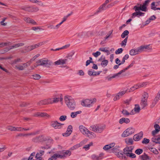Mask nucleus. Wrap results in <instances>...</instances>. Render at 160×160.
Segmentation results:
<instances>
[{"label": "nucleus", "instance_id": "f257e3e1", "mask_svg": "<svg viewBox=\"0 0 160 160\" xmlns=\"http://www.w3.org/2000/svg\"><path fill=\"white\" fill-rule=\"evenodd\" d=\"M65 102L68 108L74 110L76 107V103L74 99L70 96H66L64 97Z\"/></svg>", "mask_w": 160, "mask_h": 160}, {"label": "nucleus", "instance_id": "f03ea898", "mask_svg": "<svg viewBox=\"0 0 160 160\" xmlns=\"http://www.w3.org/2000/svg\"><path fill=\"white\" fill-rule=\"evenodd\" d=\"M79 129L80 132L83 134L89 137V138H92L95 136V134L89 131L84 126L82 125H80L79 127Z\"/></svg>", "mask_w": 160, "mask_h": 160}, {"label": "nucleus", "instance_id": "7ed1b4c3", "mask_svg": "<svg viewBox=\"0 0 160 160\" xmlns=\"http://www.w3.org/2000/svg\"><path fill=\"white\" fill-rule=\"evenodd\" d=\"M105 128V126H100L96 125H92L90 127V129L95 132L101 133L103 130Z\"/></svg>", "mask_w": 160, "mask_h": 160}, {"label": "nucleus", "instance_id": "20e7f679", "mask_svg": "<svg viewBox=\"0 0 160 160\" xmlns=\"http://www.w3.org/2000/svg\"><path fill=\"white\" fill-rule=\"evenodd\" d=\"M64 125L58 122L57 121H52L50 122V126L55 129H60Z\"/></svg>", "mask_w": 160, "mask_h": 160}, {"label": "nucleus", "instance_id": "39448f33", "mask_svg": "<svg viewBox=\"0 0 160 160\" xmlns=\"http://www.w3.org/2000/svg\"><path fill=\"white\" fill-rule=\"evenodd\" d=\"M134 130L132 128H129L124 131L122 134V137H127L134 133Z\"/></svg>", "mask_w": 160, "mask_h": 160}, {"label": "nucleus", "instance_id": "423d86ee", "mask_svg": "<svg viewBox=\"0 0 160 160\" xmlns=\"http://www.w3.org/2000/svg\"><path fill=\"white\" fill-rule=\"evenodd\" d=\"M93 102L92 100L86 99L81 101V104L83 106L87 107H90L92 106Z\"/></svg>", "mask_w": 160, "mask_h": 160}, {"label": "nucleus", "instance_id": "0eeeda50", "mask_svg": "<svg viewBox=\"0 0 160 160\" xmlns=\"http://www.w3.org/2000/svg\"><path fill=\"white\" fill-rule=\"evenodd\" d=\"M141 52L140 47H139L136 48L132 49L129 51V54L131 56H134Z\"/></svg>", "mask_w": 160, "mask_h": 160}, {"label": "nucleus", "instance_id": "6e6552de", "mask_svg": "<svg viewBox=\"0 0 160 160\" xmlns=\"http://www.w3.org/2000/svg\"><path fill=\"white\" fill-rule=\"evenodd\" d=\"M143 132H141L139 133L135 134L133 136V139L135 141H139L143 138Z\"/></svg>", "mask_w": 160, "mask_h": 160}, {"label": "nucleus", "instance_id": "1a4fd4ad", "mask_svg": "<svg viewBox=\"0 0 160 160\" xmlns=\"http://www.w3.org/2000/svg\"><path fill=\"white\" fill-rule=\"evenodd\" d=\"M45 140L43 136L40 135L33 138L32 141L34 142H42Z\"/></svg>", "mask_w": 160, "mask_h": 160}, {"label": "nucleus", "instance_id": "9d476101", "mask_svg": "<svg viewBox=\"0 0 160 160\" xmlns=\"http://www.w3.org/2000/svg\"><path fill=\"white\" fill-rule=\"evenodd\" d=\"M72 125H69L67 129L66 132L62 134V135L64 137L69 136L72 133Z\"/></svg>", "mask_w": 160, "mask_h": 160}, {"label": "nucleus", "instance_id": "9b49d317", "mask_svg": "<svg viewBox=\"0 0 160 160\" xmlns=\"http://www.w3.org/2000/svg\"><path fill=\"white\" fill-rule=\"evenodd\" d=\"M61 158H64L68 156H69L71 154V152L69 150L63 151L60 152Z\"/></svg>", "mask_w": 160, "mask_h": 160}, {"label": "nucleus", "instance_id": "f8f14e48", "mask_svg": "<svg viewBox=\"0 0 160 160\" xmlns=\"http://www.w3.org/2000/svg\"><path fill=\"white\" fill-rule=\"evenodd\" d=\"M133 148L132 146L125 148L123 150L124 154L126 155H128L129 154V153L132 152Z\"/></svg>", "mask_w": 160, "mask_h": 160}, {"label": "nucleus", "instance_id": "ddd939ff", "mask_svg": "<svg viewBox=\"0 0 160 160\" xmlns=\"http://www.w3.org/2000/svg\"><path fill=\"white\" fill-rule=\"evenodd\" d=\"M103 153H100L99 156L93 154L91 156V158L94 160H101L103 158Z\"/></svg>", "mask_w": 160, "mask_h": 160}, {"label": "nucleus", "instance_id": "4468645a", "mask_svg": "<svg viewBox=\"0 0 160 160\" xmlns=\"http://www.w3.org/2000/svg\"><path fill=\"white\" fill-rule=\"evenodd\" d=\"M109 2V0H106L104 2L101 6L98 9V10L95 14L98 13L100 12L102 10H104L106 9V8L105 7L106 4Z\"/></svg>", "mask_w": 160, "mask_h": 160}, {"label": "nucleus", "instance_id": "2eb2a0df", "mask_svg": "<svg viewBox=\"0 0 160 160\" xmlns=\"http://www.w3.org/2000/svg\"><path fill=\"white\" fill-rule=\"evenodd\" d=\"M24 44L23 43H20L13 45L10 46L7 48V51L10 50L13 48H16L22 46H23Z\"/></svg>", "mask_w": 160, "mask_h": 160}, {"label": "nucleus", "instance_id": "dca6fc26", "mask_svg": "<svg viewBox=\"0 0 160 160\" xmlns=\"http://www.w3.org/2000/svg\"><path fill=\"white\" fill-rule=\"evenodd\" d=\"M44 152L42 150L40 151L39 152H37L35 158L38 159V160H42V156L44 154Z\"/></svg>", "mask_w": 160, "mask_h": 160}, {"label": "nucleus", "instance_id": "f3484780", "mask_svg": "<svg viewBox=\"0 0 160 160\" xmlns=\"http://www.w3.org/2000/svg\"><path fill=\"white\" fill-rule=\"evenodd\" d=\"M115 154L118 158L120 159H127L126 157L124 155V154L123 153V152H122V151L120 150Z\"/></svg>", "mask_w": 160, "mask_h": 160}, {"label": "nucleus", "instance_id": "a211bd4d", "mask_svg": "<svg viewBox=\"0 0 160 160\" xmlns=\"http://www.w3.org/2000/svg\"><path fill=\"white\" fill-rule=\"evenodd\" d=\"M67 61V59H61L55 61L54 62V64L56 65H63L66 64Z\"/></svg>", "mask_w": 160, "mask_h": 160}, {"label": "nucleus", "instance_id": "6ab92c4d", "mask_svg": "<svg viewBox=\"0 0 160 160\" xmlns=\"http://www.w3.org/2000/svg\"><path fill=\"white\" fill-rule=\"evenodd\" d=\"M150 1V0H146L145 1L143 4L142 5V8L143 10H145V12L147 11V7L148 6Z\"/></svg>", "mask_w": 160, "mask_h": 160}, {"label": "nucleus", "instance_id": "aec40b11", "mask_svg": "<svg viewBox=\"0 0 160 160\" xmlns=\"http://www.w3.org/2000/svg\"><path fill=\"white\" fill-rule=\"evenodd\" d=\"M122 74L121 72L120 71H119L118 72L115 74L113 75L112 77H109V76H108L106 78V79H107L108 81H110L112 79L114 78L118 77H119L120 76V75Z\"/></svg>", "mask_w": 160, "mask_h": 160}, {"label": "nucleus", "instance_id": "412c9836", "mask_svg": "<svg viewBox=\"0 0 160 160\" xmlns=\"http://www.w3.org/2000/svg\"><path fill=\"white\" fill-rule=\"evenodd\" d=\"M115 145V143H112L108 145H107L103 147V149L105 150H107L113 147Z\"/></svg>", "mask_w": 160, "mask_h": 160}, {"label": "nucleus", "instance_id": "4be33fe9", "mask_svg": "<svg viewBox=\"0 0 160 160\" xmlns=\"http://www.w3.org/2000/svg\"><path fill=\"white\" fill-rule=\"evenodd\" d=\"M24 20L27 22L30 23L34 25H36L37 23L33 19H31L29 18L25 17L24 18Z\"/></svg>", "mask_w": 160, "mask_h": 160}, {"label": "nucleus", "instance_id": "5701e85b", "mask_svg": "<svg viewBox=\"0 0 160 160\" xmlns=\"http://www.w3.org/2000/svg\"><path fill=\"white\" fill-rule=\"evenodd\" d=\"M130 122V120L128 118H122L120 119L119 121V123L121 124H122L123 122L126 123H128Z\"/></svg>", "mask_w": 160, "mask_h": 160}, {"label": "nucleus", "instance_id": "b1692460", "mask_svg": "<svg viewBox=\"0 0 160 160\" xmlns=\"http://www.w3.org/2000/svg\"><path fill=\"white\" fill-rule=\"evenodd\" d=\"M158 6V5H155V2H153L151 4V9L154 11L156 10H160V8H156Z\"/></svg>", "mask_w": 160, "mask_h": 160}, {"label": "nucleus", "instance_id": "393cba45", "mask_svg": "<svg viewBox=\"0 0 160 160\" xmlns=\"http://www.w3.org/2000/svg\"><path fill=\"white\" fill-rule=\"evenodd\" d=\"M142 4L140 5V6H138L137 5L135 6L133 8V9L135 10L136 12L139 11V10H141L142 11L145 12V10H143Z\"/></svg>", "mask_w": 160, "mask_h": 160}, {"label": "nucleus", "instance_id": "a878e982", "mask_svg": "<svg viewBox=\"0 0 160 160\" xmlns=\"http://www.w3.org/2000/svg\"><path fill=\"white\" fill-rule=\"evenodd\" d=\"M82 112L81 111H79L77 112H72L71 113V117L73 118L76 117L78 114H80Z\"/></svg>", "mask_w": 160, "mask_h": 160}, {"label": "nucleus", "instance_id": "bb28decb", "mask_svg": "<svg viewBox=\"0 0 160 160\" xmlns=\"http://www.w3.org/2000/svg\"><path fill=\"white\" fill-rule=\"evenodd\" d=\"M52 64V62L50 60H46V61L45 62L43 67L49 68L50 66Z\"/></svg>", "mask_w": 160, "mask_h": 160}, {"label": "nucleus", "instance_id": "cd10ccee", "mask_svg": "<svg viewBox=\"0 0 160 160\" xmlns=\"http://www.w3.org/2000/svg\"><path fill=\"white\" fill-rule=\"evenodd\" d=\"M37 104L39 105H42L48 104L47 101V99H45L39 101L38 102Z\"/></svg>", "mask_w": 160, "mask_h": 160}, {"label": "nucleus", "instance_id": "c85d7f7f", "mask_svg": "<svg viewBox=\"0 0 160 160\" xmlns=\"http://www.w3.org/2000/svg\"><path fill=\"white\" fill-rule=\"evenodd\" d=\"M147 100H145V99H142L140 103V105L142 107V108H143L147 105Z\"/></svg>", "mask_w": 160, "mask_h": 160}, {"label": "nucleus", "instance_id": "c756f323", "mask_svg": "<svg viewBox=\"0 0 160 160\" xmlns=\"http://www.w3.org/2000/svg\"><path fill=\"white\" fill-rule=\"evenodd\" d=\"M135 63V61H133L128 66L127 68H126L125 69H122L120 71L122 73L124 72L126 70H127L130 68L132 67L133 66L134 64Z\"/></svg>", "mask_w": 160, "mask_h": 160}, {"label": "nucleus", "instance_id": "7c9ffc66", "mask_svg": "<svg viewBox=\"0 0 160 160\" xmlns=\"http://www.w3.org/2000/svg\"><path fill=\"white\" fill-rule=\"evenodd\" d=\"M152 142H155L156 144H160V136L152 138Z\"/></svg>", "mask_w": 160, "mask_h": 160}, {"label": "nucleus", "instance_id": "2f4dec72", "mask_svg": "<svg viewBox=\"0 0 160 160\" xmlns=\"http://www.w3.org/2000/svg\"><path fill=\"white\" fill-rule=\"evenodd\" d=\"M82 144V142H81L80 143L77 144L70 148V150H73L77 149L81 147Z\"/></svg>", "mask_w": 160, "mask_h": 160}, {"label": "nucleus", "instance_id": "473e14b6", "mask_svg": "<svg viewBox=\"0 0 160 160\" xmlns=\"http://www.w3.org/2000/svg\"><path fill=\"white\" fill-rule=\"evenodd\" d=\"M119 148V147L118 146H116L115 147L114 146L112 149V152L116 154L120 150L118 149Z\"/></svg>", "mask_w": 160, "mask_h": 160}, {"label": "nucleus", "instance_id": "72a5a7b5", "mask_svg": "<svg viewBox=\"0 0 160 160\" xmlns=\"http://www.w3.org/2000/svg\"><path fill=\"white\" fill-rule=\"evenodd\" d=\"M53 102H54V103H57L59 101L62 102V98L61 97H60V98H53Z\"/></svg>", "mask_w": 160, "mask_h": 160}, {"label": "nucleus", "instance_id": "f704fd0d", "mask_svg": "<svg viewBox=\"0 0 160 160\" xmlns=\"http://www.w3.org/2000/svg\"><path fill=\"white\" fill-rule=\"evenodd\" d=\"M46 61V60H45L43 59H41L38 60L36 62L37 63H39V65H40V66H43Z\"/></svg>", "mask_w": 160, "mask_h": 160}, {"label": "nucleus", "instance_id": "c9c22d12", "mask_svg": "<svg viewBox=\"0 0 160 160\" xmlns=\"http://www.w3.org/2000/svg\"><path fill=\"white\" fill-rule=\"evenodd\" d=\"M7 129L11 131H17L16 127L9 126L6 128Z\"/></svg>", "mask_w": 160, "mask_h": 160}, {"label": "nucleus", "instance_id": "e433bc0d", "mask_svg": "<svg viewBox=\"0 0 160 160\" xmlns=\"http://www.w3.org/2000/svg\"><path fill=\"white\" fill-rule=\"evenodd\" d=\"M149 46L150 45H147L146 46H141L139 47L141 52H142L144 49H149Z\"/></svg>", "mask_w": 160, "mask_h": 160}, {"label": "nucleus", "instance_id": "4c0bfd02", "mask_svg": "<svg viewBox=\"0 0 160 160\" xmlns=\"http://www.w3.org/2000/svg\"><path fill=\"white\" fill-rule=\"evenodd\" d=\"M133 140L132 138H127L126 140V142L128 144L132 145L133 144Z\"/></svg>", "mask_w": 160, "mask_h": 160}, {"label": "nucleus", "instance_id": "58836bf2", "mask_svg": "<svg viewBox=\"0 0 160 160\" xmlns=\"http://www.w3.org/2000/svg\"><path fill=\"white\" fill-rule=\"evenodd\" d=\"M36 115L37 116L43 117L44 116L48 117L49 115L46 113L42 112H38Z\"/></svg>", "mask_w": 160, "mask_h": 160}, {"label": "nucleus", "instance_id": "ea45409f", "mask_svg": "<svg viewBox=\"0 0 160 160\" xmlns=\"http://www.w3.org/2000/svg\"><path fill=\"white\" fill-rule=\"evenodd\" d=\"M149 149L155 154H158V152L157 150L155 148H149Z\"/></svg>", "mask_w": 160, "mask_h": 160}, {"label": "nucleus", "instance_id": "a19ab883", "mask_svg": "<svg viewBox=\"0 0 160 160\" xmlns=\"http://www.w3.org/2000/svg\"><path fill=\"white\" fill-rule=\"evenodd\" d=\"M134 110L136 113H138L140 112V108L138 104L135 105V107L134 108Z\"/></svg>", "mask_w": 160, "mask_h": 160}, {"label": "nucleus", "instance_id": "79ce46f5", "mask_svg": "<svg viewBox=\"0 0 160 160\" xmlns=\"http://www.w3.org/2000/svg\"><path fill=\"white\" fill-rule=\"evenodd\" d=\"M138 84H136L134 85L132 87L129 89V92H132L134 91L135 90L138 89Z\"/></svg>", "mask_w": 160, "mask_h": 160}, {"label": "nucleus", "instance_id": "37998d69", "mask_svg": "<svg viewBox=\"0 0 160 160\" xmlns=\"http://www.w3.org/2000/svg\"><path fill=\"white\" fill-rule=\"evenodd\" d=\"M129 33V32L128 31L126 30L123 32L122 34L121 37L122 38H124L125 37L128 35Z\"/></svg>", "mask_w": 160, "mask_h": 160}, {"label": "nucleus", "instance_id": "c03bdc74", "mask_svg": "<svg viewBox=\"0 0 160 160\" xmlns=\"http://www.w3.org/2000/svg\"><path fill=\"white\" fill-rule=\"evenodd\" d=\"M93 143L91 142L89 144L85 145L83 147V148L85 149L86 150H87L89 149L90 147L92 145Z\"/></svg>", "mask_w": 160, "mask_h": 160}, {"label": "nucleus", "instance_id": "a18cd8bd", "mask_svg": "<svg viewBox=\"0 0 160 160\" xmlns=\"http://www.w3.org/2000/svg\"><path fill=\"white\" fill-rule=\"evenodd\" d=\"M140 157L141 160H146L149 159L148 156L145 153L144 155L140 156Z\"/></svg>", "mask_w": 160, "mask_h": 160}, {"label": "nucleus", "instance_id": "49530a36", "mask_svg": "<svg viewBox=\"0 0 160 160\" xmlns=\"http://www.w3.org/2000/svg\"><path fill=\"white\" fill-rule=\"evenodd\" d=\"M108 63V61L106 60L105 59L103 61H102V62L101 63V65L102 67H104L107 66Z\"/></svg>", "mask_w": 160, "mask_h": 160}, {"label": "nucleus", "instance_id": "de8ad7c7", "mask_svg": "<svg viewBox=\"0 0 160 160\" xmlns=\"http://www.w3.org/2000/svg\"><path fill=\"white\" fill-rule=\"evenodd\" d=\"M128 37H127L124 39L123 41H122L121 43V45L122 47L123 46H125L126 45L128 40Z\"/></svg>", "mask_w": 160, "mask_h": 160}, {"label": "nucleus", "instance_id": "09e8293b", "mask_svg": "<svg viewBox=\"0 0 160 160\" xmlns=\"http://www.w3.org/2000/svg\"><path fill=\"white\" fill-rule=\"evenodd\" d=\"M150 140L149 139H147L146 138H144L142 140V143L144 144H147L149 143Z\"/></svg>", "mask_w": 160, "mask_h": 160}, {"label": "nucleus", "instance_id": "8fccbe9b", "mask_svg": "<svg viewBox=\"0 0 160 160\" xmlns=\"http://www.w3.org/2000/svg\"><path fill=\"white\" fill-rule=\"evenodd\" d=\"M37 133V132H32L29 133L23 134V137H28L29 136L32 135L34 136Z\"/></svg>", "mask_w": 160, "mask_h": 160}, {"label": "nucleus", "instance_id": "3c124183", "mask_svg": "<svg viewBox=\"0 0 160 160\" xmlns=\"http://www.w3.org/2000/svg\"><path fill=\"white\" fill-rule=\"evenodd\" d=\"M33 78L35 80H38L41 78L40 75L38 74H34L32 75Z\"/></svg>", "mask_w": 160, "mask_h": 160}, {"label": "nucleus", "instance_id": "603ef678", "mask_svg": "<svg viewBox=\"0 0 160 160\" xmlns=\"http://www.w3.org/2000/svg\"><path fill=\"white\" fill-rule=\"evenodd\" d=\"M135 152L136 154L139 155L143 152V150L142 149H138L135 151Z\"/></svg>", "mask_w": 160, "mask_h": 160}, {"label": "nucleus", "instance_id": "864d4df0", "mask_svg": "<svg viewBox=\"0 0 160 160\" xmlns=\"http://www.w3.org/2000/svg\"><path fill=\"white\" fill-rule=\"evenodd\" d=\"M52 157L53 158H54V159H56L57 158H61V154H58V153H55L54 154L53 156Z\"/></svg>", "mask_w": 160, "mask_h": 160}, {"label": "nucleus", "instance_id": "5fc2aeb1", "mask_svg": "<svg viewBox=\"0 0 160 160\" xmlns=\"http://www.w3.org/2000/svg\"><path fill=\"white\" fill-rule=\"evenodd\" d=\"M67 118V116L66 115H62L59 118V120L61 121H63L65 120Z\"/></svg>", "mask_w": 160, "mask_h": 160}, {"label": "nucleus", "instance_id": "6e6d98bb", "mask_svg": "<svg viewBox=\"0 0 160 160\" xmlns=\"http://www.w3.org/2000/svg\"><path fill=\"white\" fill-rule=\"evenodd\" d=\"M127 90L125 91H122L119 92L118 94L120 98L124 94L127 92Z\"/></svg>", "mask_w": 160, "mask_h": 160}, {"label": "nucleus", "instance_id": "4d7b16f0", "mask_svg": "<svg viewBox=\"0 0 160 160\" xmlns=\"http://www.w3.org/2000/svg\"><path fill=\"white\" fill-rule=\"evenodd\" d=\"M122 112L124 116H127L129 115V112H128L127 110L125 109H123Z\"/></svg>", "mask_w": 160, "mask_h": 160}, {"label": "nucleus", "instance_id": "13d9d810", "mask_svg": "<svg viewBox=\"0 0 160 160\" xmlns=\"http://www.w3.org/2000/svg\"><path fill=\"white\" fill-rule=\"evenodd\" d=\"M15 68L18 69L20 70H24V67L23 66H21V65H18V66H15Z\"/></svg>", "mask_w": 160, "mask_h": 160}, {"label": "nucleus", "instance_id": "bf43d9fd", "mask_svg": "<svg viewBox=\"0 0 160 160\" xmlns=\"http://www.w3.org/2000/svg\"><path fill=\"white\" fill-rule=\"evenodd\" d=\"M25 50L27 52H29L32 50V48L31 45L28 46V47H25Z\"/></svg>", "mask_w": 160, "mask_h": 160}, {"label": "nucleus", "instance_id": "052dcab7", "mask_svg": "<svg viewBox=\"0 0 160 160\" xmlns=\"http://www.w3.org/2000/svg\"><path fill=\"white\" fill-rule=\"evenodd\" d=\"M39 9L37 7H32L31 8V12H36L38 11Z\"/></svg>", "mask_w": 160, "mask_h": 160}, {"label": "nucleus", "instance_id": "680f3d73", "mask_svg": "<svg viewBox=\"0 0 160 160\" xmlns=\"http://www.w3.org/2000/svg\"><path fill=\"white\" fill-rule=\"evenodd\" d=\"M101 54V52L99 51H97L96 52H93L92 55L95 57H97L99 56Z\"/></svg>", "mask_w": 160, "mask_h": 160}, {"label": "nucleus", "instance_id": "e2e57ef3", "mask_svg": "<svg viewBox=\"0 0 160 160\" xmlns=\"http://www.w3.org/2000/svg\"><path fill=\"white\" fill-rule=\"evenodd\" d=\"M123 51V49L122 48H119L115 51V53L116 54H118L121 53Z\"/></svg>", "mask_w": 160, "mask_h": 160}, {"label": "nucleus", "instance_id": "0e129e2a", "mask_svg": "<svg viewBox=\"0 0 160 160\" xmlns=\"http://www.w3.org/2000/svg\"><path fill=\"white\" fill-rule=\"evenodd\" d=\"M31 8L30 7H25L23 8L22 9L26 11H28L29 12H31Z\"/></svg>", "mask_w": 160, "mask_h": 160}, {"label": "nucleus", "instance_id": "69168bd1", "mask_svg": "<svg viewBox=\"0 0 160 160\" xmlns=\"http://www.w3.org/2000/svg\"><path fill=\"white\" fill-rule=\"evenodd\" d=\"M53 98L47 99L48 104H51L53 103H54V102H53Z\"/></svg>", "mask_w": 160, "mask_h": 160}, {"label": "nucleus", "instance_id": "338daca9", "mask_svg": "<svg viewBox=\"0 0 160 160\" xmlns=\"http://www.w3.org/2000/svg\"><path fill=\"white\" fill-rule=\"evenodd\" d=\"M113 32V30H112L110 31L107 34L106 37H105V40L107 39L110 36V35L112 34Z\"/></svg>", "mask_w": 160, "mask_h": 160}, {"label": "nucleus", "instance_id": "774afa93", "mask_svg": "<svg viewBox=\"0 0 160 160\" xmlns=\"http://www.w3.org/2000/svg\"><path fill=\"white\" fill-rule=\"evenodd\" d=\"M74 54V52L71 53L67 55V56H66V58H68L69 59H72V57Z\"/></svg>", "mask_w": 160, "mask_h": 160}]
</instances>
